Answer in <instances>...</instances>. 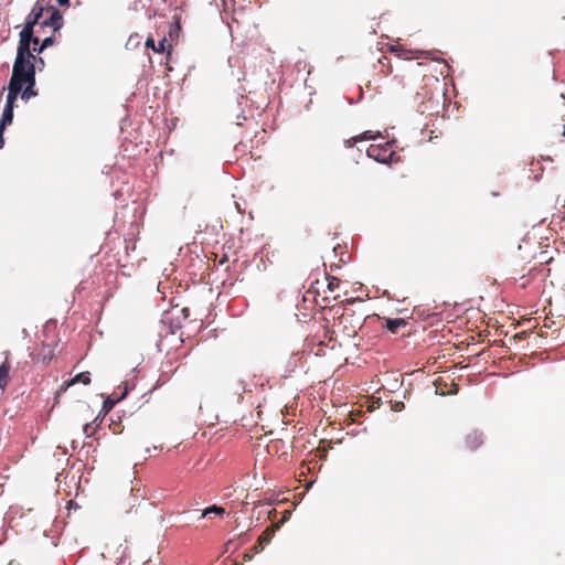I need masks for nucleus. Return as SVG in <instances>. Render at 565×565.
Returning <instances> with one entry per match:
<instances>
[{
    "label": "nucleus",
    "mask_w": 565,
    "mask_h": 565,
    "mask_svg": "<svg viewBox=\"0 0 565 565\" xmlns=\"http://www.w3.org/2000/svg\"><path fill=\"white\" fill-rule=\"evenodd\" d=\"M30 58H33L31 46L18 44L10 83L23 86L26 81H34L35 67Z\"/></svg>",
    "instance_id": "obj_1"
},
{
    "label": "nucleus",
    "mask_w": 565,
    "mask_h": 565,
    "mask_svg": "<svg viewBox=\"0 0 565 565\" xmlns=\"http://www.w3.org/2000/svg\"><path fill=\"white\" fill-rule=\"evenodd\" d=\"M44 7L38 3L31 9V12L26 15L22 30L19 33V44L22 45H36L39 38L34 35V28L40 23L43 17Z\"/></svg>",
    "instance_id": "obj_2"
},
{
    "label": "nucleus",
    "mask_w": 565,
    "mask_h": 565,
    "mask_svg": "<svg viewBox=\"0 0 565 565\" xmlns=\"http://www.w3.org/2000/svg\"><path fill=\"white\" fill-rule=\"evenodd\" d=\"M395 140L386 141L384 145H371L366 149V156L379 163H390L394 157V152L391 150Z\"/></svg>",
    "instance_id": "obj_3"
},
{
    "label": "nucleus",
    "mask_w": 565,
    "mask_h": 565,
    "mask_svg": "<svg viewBox=\"0 0 565 565\" xmlns=\"http://www.w3.org/2000/svg\"><path fill=\"white\" fill-rule=\"evenodd\" d=\"M41 26H50L54 31H60L63 26V14L55 7L50 8V17L41 22Z\"/></svg>",
    "instance_id": "obj_4"
},
{
    "label": "nucleus",
    "mask_w": 565,
    "mask_h": 565,
    "mask_svg": "<svg viewBox=\"0 0 565 565\" xmlns=\"http://www.w3.org/2000/svg\"><path fill=\"white\" fill-rule=\"evenodd\" d=\"M279 526H280V524L266 527V530L258 537L257 543L253 547L254 553H260L264 550L265 545L271 541V539L275 534V531Z\"/></svg>",
    "instance_id": "obj_5"
},
{
    "label": "nucleus",
    "mask_w": 565,
    "mask_h": 565,
    "mask_svg": "<svg viewBox=\"0 0 565 565\" xmlns=\"http://www.w3.org/2000/svg\"><path fill=\"white\" fill-rule=\"evenodd\" d=\"M22 87L23 86L15 85L9 82L6 105H9L11 108L15 107V102L18 97H21L20 93Z\"/></svg>",
    "instance_id": "obj_6"
},
{
    "label": "nucleus",
    "mask_w": 565,
    "mask_h": 565,
    "mask_svg": "<svg viewBox=\"0 0 565 565\" xmlns=\"http://www.w3.org/2000/svg\"><path fill=\"white\" fill-rule=\"evenodd\" d=\"M36 78L34 81L30 79L26 81V83L21 88V98L23 100H29L32 97H36L39 95L38 90L35 89Z\"/></svg>",
    "instance_id": "obj_7"
},
{
    "label": "nucleus",
    "mask_w": 565,
    "mask_h": 565,
    "mask_svg": "<svg viewBox=\"0 0 565 565\" xmlns=\"http://www.w3.org/2000/svg\"><path fill=\"white\" fill-rule=\"evenodd\" d=\"M482 433L478 430H472L466 436L465 439L466 446L471 450L477 449L482 444Z\"/></svg>",
    "instance_id": "obj_8"
},
{
    "label": "nucleus",
    "mask_w": 565,
    "mask_h": 565,
    "mask_svg": "<svg viewBox=\"0 0 565 565\" xmlns=\"http://www.w3.org/2000/svg\"><path fill=\"white\" fill-rule=\"evenodd\" d=\"M384 327L392 333H396L398 329L407 324L403 318H384Z\"/></svg>",
    "instance_id": "obj_9"
},
{
    "label": "nucleus",
    "mask_w": 565,
    "mask_h": 565,
    "mask_svg": "<svg viewBox=\"0 0 565 565\" xmlns=\"http://www.w3.org/2000/svg\"><path fill=\"white\" fill-rule=\"evenodd\" d=\"M55 42V38L53 35L44 38L42 41L39 40V43L31 47L32 53L42 54L46 49L51 47Z\"/></svg>",
    "instance_id": "obj_10"
},
{
    "label": "nucleus",
    "mask_w": 565,
    "mask_h": 565,
    "mask_svg": "<svg viewBox=\"0 0 565 565\" xmlns=\"http://www.w3.org/2000/svg\"><path fill=\"white\" fill-rule=\"evenodd\" d=\"M10 363L8 359L0 364V388L3 391L7 386L10 372Z\"/></svg>",
    "instance_id": "obj_11"
},
{
    "label": "nucleus",
    "mask_w": 565,
    "mask_h": 565,
    "mask_svg": "<svg viewBox=\"0 0 565 565\" xmlns=\"http://www.w3.org/2000/svg\"><path fill=\"white\" fill-rule=\"evenodd\" d=\"M209 514H215L218 516H223L225 514V509L217 504H212L204 510H202L200 520L206 518Z\"/></svg>",
    "instance_id": "obj_12"
},
{
    "label": "nucleus",
    "mask_w": 565,
    "mask_h": 565,
    "mask_svg": "<svg viewBox=\"0 0 565 565\" xmlns=\"http://www.w3.org/2000/svg\"><path fill=\"white\" fill-rule=\"evenodd\" d=\"M13 118H14V108H11L9 105H4L2 116L0 119V124L8 127L9 125L12 124Z\"/></svg>",
    "instance_id": "obj_13"
},
{
    "label": "nucleus",
    "mask_w": 565,
    "mask_h": 565,
    "mask_svg": "<svg viewBox=\"0 0 565 565\" xmlns=\"http://www.w3.org/2000/svg\"><path fill=\"white\" fill-rule=\"evenodd\" d=\"M75 383H83L84 385H87L90 383V373L89 372H81L76 374L68 383L67 385H73Z\"/></svg>",
    "instance_id": "obj_14"
},
{
    "label": "nucleus",
    "mask_w": 565,
    "mask_h": 565,
    "mask_svg": "<svg viewBox=\"0 0 565 565\" xmlns=\"http://www.w3.org/2000/svg\"><path fill=\"white\" fill-rule=\"evenodd\" d=\"M359 142L364 140H376L377 138H382L380 131L373 132L371 130H365L361 135L358 136Z\"/></svg>",
    "instance_id": "obj_15"
},
{
    "label": "nucleus",
    "mask_w": 565,
    "mask_h": 565,
    "mask_svg": "<svg viewBox=\"0 0 565 565\" xmlns=\"http://www.w3.org/2000/svg\"><path fill=\"white\" fill-rule=\"evenodd\" d=\"M118 402L119 401H117V398L115 399L111 396H108L107 398H105L103 402V407H102L100 414L109 413Z\"/></svg>",
    "instance_id": "obj_16"
},
{
    "label": "nucleus",
    "mask_w": 565,
    "mask_h": 565,
    "mask_svg": "<svg viewBox=\"0 0 565 565\" xmlns=\"http://www.w3.org/2000/svg\"><path fill=\"white\" fill-rule=\"evenodd\" d=\"M30 61H32V63H34L35 70L39 68L40 71H42L45 66L44 58L39 56L38 54L33 53V58H30Z\"/></svg>",
    "instance_id": "obj_17"
},
{
    "label": "nucleus",
    "mask_w": 565,
    "mask_h": 565,
    "mask_svg": "<svg viewBox=\"0 0 565 565\" xmlns=\"http://www.w3.org/2000/svg\"><path fill=\"white\" fill-rule=\"evenodd\" d=\"M412 58H430L431 52L423 51V50H414L412 51Z\"/></svg>",
    "instance_id": "obj_18"
},
{
    "label": "nucleus",
    "mask_w": 565,
    "mask_h": 565,
    "mask_svg": "<svg viewBox=\"0 0 565 565\" xmlns=\"http://www.w3.org/2000/svg\"><path fill=\"white\" fill-rule=\"evenodd\" d=\"M391 408L393 412H402L405 408V404L402 401H391Z\"/></svg>",
    "instance_id": "obj_19"
},
{
    "label": "nucleus",
    "mask_w": 565,
    "mask_h": 565,
    "mask_svg": "<svg viewBox=\"0 0 565 565\" xmlns=\"http://www.w3.org/2000/svg\"><path fill=\"white\" fill-rule=\"evenodd\" d=\"M134 386H130V384L128 382H125L122 384V392L120 394L119 397H117V401H122L124 398H126V396L128 395L129 391Z\"/></svg>",
    "instance_id": "obj_20"
},
{
    "label": "nucleus",
    "mask_w": 565,
    "mask_h": 565,
    "mask_svg": "<svg viewBox=\"0 0 565 565\" xmlns=\"http://www.w3.org/2000/svg\"><path fill=\"white\" fill-rule=\"evenodd\" d=\"M134 386H130V384L128 382H125L122 384V392L120 394L119 397H117V401H122L124 398H126V396L128 395L129 391Z\"/></svg>",
    "instance_id": "obj_21"
},
{
    "label": "nucleus",
    "mask_w": 565,
    "mask_h": 565,
    "mask_svg": "<svg viewBox=\"0 0 565 565\" xmlns=\"http://www.w3.org/2000/svg\"><path fill=\"white\" fill-rule=\"evenodd\" d=\"M167 49V39L163 38L158 42V45H156L154 52L162 53Z\"/></svg>",
    "instance_id": "obj_22"
},
{
    "label": "nucleus",
    "mask_w": 565,
    "mask_h": 565,
    "mask_svg": "<svg viewBox=\"0 0 565 565\" xmlns=\"http://www.w3.org/2000/svg\"><path fill=\"white\" fill-rule=\"evenodd\" d=\"M170 332L171 333H174L177 330H179L181 328V320L180 318L178 317L177 320H171L170 321Z\"/></svg>",
    "instance_id": "obj_23"
},
{
    "label": "nucleus",
    "mask_w": 565,
    "mask_h": 565,
    "mask_svg": "<svg viewBox=\"0 0 565 565\" xmlns=\"http://www.w3.org/2000/svg\"><path fill=\"white\" fill-rule=\"evenodd\" d=\"M242 392H250V388H248L243 382L238 383L235 388L236 394L241 395Z\"/></svg>",
    "instance_id": "obj_24"
},
{
    "label": "nucleus",
    "mask_w": 565,
    "mask_h": 565,
    "mask_svg": "<svg viewBox=\"0 0 565 565\" xmlns=\"http://www.w3.org/2000/svg\"><path fill=\"white\" fill-rule=\"evenodd\" d=\"M358 142H359V138H358V136H355V137L344 140V147L351 148V147L355 146Z\"/></svg>",
    "instance_id": "obj_25"
},
{
    "label": "nucleus",
    "mask_w": 565,
    "mask_h": 565,
    "mask_svg": "<svg viewBox=\"0 0 565 565\" xmlns=\"http://www.w3.org/2000/svg\"><path fill=\"white\" fill-rule=\"evenodd\" d=\"M328 288L332 291L333 288L339 285V279L337 277H330L328 278Z\"/></svg>",
    "instance_id": "obj_26"
},
{
    "label": "nucleus",
    "mask_w": 565,
    "mask_h": 565,
    "mask_svg": "<svg viewBox=\"0 0 565 565\" xmlns=\"http://www.w3.org/2000/svg\"><path fill=\"white\" fill-rule=\"evenodd\" d=\"M146 46L147 47H151L154 51V49H156V41H154V39L151 38V36H148L147 41H146Z\"/></svg>",
    "instance_id": "obj_27"
},
{
    "label": "nucleus",
    "mask_w": 565,
    "mask_h": 565,
    "mask_svg": "<svg viewBox=\"0 0 565 565\" xmlns=\"http://www.w3.org/2000/svg\"><path fill=\"white\" fill-rule=\"evenodd\" d=\"M254 554H255V553H254V551H252V552H245V553H244V555H243V559H244L245 562H249V561H252V559H253Z\"/></svg>",
    "instance_id": "obj_28"
},
{
    "label": "nucleus",
    "mask_w": 565,
    "mask_h": 565,
    "mask_svg": "<svg viewBox=\"0 0 565 565\" xmlns=\"http://www.w3.org/2000/svg\"><path fill=\"white\" fill-rule=\"evenodd\" d=\"M246 119V116L244 115V111L242 110L237 116H236V125H242L241 120H245Z\"/></svg>",
    "instance_id": "obj_29"
},
{
    "label": "nucleus",
    "mask_w": 565,
    "mask_h": 565,
    "mask_svg": "<svg viewBox=\"0 0 565 565\" xmlns=\"http://www.w3.org/2000/svg\"><path fill=\"white\" fill-rule=\"evenodd\" d=\"M56 1L60 7L68 8L71 6V0H56Z\"/></svg>",
    "instance_id": "obj_30"
},
{
    "label": "nucleus",
    "mask_w": 565,
    "mask_h": 565,
    "mask_svg": "<svg viewBox=\"0 0 565 565\" xmlns=\"http://www.w3.org/2000/svg\"><path fill=\"white\" fill-rule=\"evenodd\" d=\"M66 507H67V509H70V510H71V509H73V508H74V509H77V508H78V504H77L75 501L70 500V501L67 502V505H66Z\"/></svg>",
    "instance_id": "obj_31"
},
{
    "label": "nucleus",
    "mask_w": 565,
    "mask_h": 565,
    "mask_svg": "<svg viewBox=\"0 0 565 565\" xmlns=\"http://www.w3.org/2000/svg\"><path fill=\"white\" fill-rule=\"evenodd\" d=\"M89 428H90V424H86V425H84V427H83V430H84V433H85L86 437H89V436L92 435V434L88 431V430H89Z\"/></svg>",
    "instance_id": "obj_32"
},
{
    "label": "nucleus",
    "mask_w": 565,
    "mask_h": 565,
    "mask_svg": "<svg viewBox=\"0 0 565 565\" xmlns=\"http://www.w3.org/2000/svg\"><path fill=\"white\" fill-rule=\"evenodd\" d=\"M181 313H182V319H183V320H184V319H186V318H188V316H189V308H183V309L181 310Z\"/></svg>",
    "instance_id": "obj_33"
},
{
    "label": "nucleus",
    "mask_w": 565,
    "mask_h": 565,
    "mask_svg": "<svg viewBox=\"0 0 565 565\" xmlns=\"http://www.w3.org/2000/svg\"><path fill=\"white\" fill-rule=\"evenodd\" d=\"M7 126L0 124V136L3 137Z\"/></svg>",
    "instance_id": "obj_34"
},
{
    "label": "nucleus",
    "mask_w": 565,
    "mask_h": 565,
    "mask_svg": "<svg viewBox=\"0 0 565 565\" xmlns=\"http://www.w3.org/2000/svg\"><path fill=\"white\" fill-rule=\"evenodd\" d=\"M4 146V137L0 136V149H2Z\"/></svg>",
    "instance_id": "obj_35"
},
{
    "label": "nucleus",
    "mask_w": 565,
    "mask_h": 565,
    "mask_svg": "<svg viewBox=\"0 0 565 565\" xmlns=\"http://www.w3.org/2000/svg\"><path fill=\"white\" fill-rule=\"evenodd\" d=\"M289 516V512H286V514L284 515V519H282V522L286 521Z\"/></svg>",
    "instance_id": "obj_36"
},
{
    "label": "nucleus",
    "mask_w": 565,
    "mask_h": 565,
    "mask_svg": "<svg viewBox=\"0 0 565 565\" xmlns=\"http://www.w3.org/2000/svg\"><path fill=\"white\" fill-rule=\"evenodd\" d=\"M232 565H243L242 563L234 562Z\"/></svg>",
    "instance_id": "obj_37"
},
{
    "label": "nucleus",
    "mask_w": 565,
    "mask_h": 565,
    "mask_svg": "<svg viewBox=\"0 0 565 565\" xmlns=\"http://www.w3.org/2000/svg\"><path fill=\"white\" fill-rule=\"evenodd\" d=\"M167 319H168V318H167V317H164V318L162 319V322H163V323H167Z\"/></svg>",
    "instance_id": "obj_38"
},
{
    "label": "nucleus",
    "mask_w": 565,
    "mask_h": 565,
    "mask_svg": "<svg viewBox=\"0 0 565 565\" xmlns=\"http://www.w3.org/2000/svg\"><path fill=\"white\" fill-rule=\"evenodd\" d=\"M99 416L96 419H94V423L99 424V420H97Z\"/></svg>",
    "instance_id": "obj_39"
},
{
    "label": "nucleus",
    "mask_w": 565,
    "mask_h": 565,
    "mask_svg": "<svg viewBox=\"0 0 565 565\" xmlns=\"http://www.w3.org/2000/svg\"><path fill=\"white\" fill-rule=\"evenodd\" d=\"M99 416L96 419H94V423L99 424V420H97Z\"/></svg>",
    "instance_id": "obj_40"
},
{
    "label": "nucleus",
    "mask_w": 565,
    "mask_h": 565,
    "mask_svg": "<svg viewBox=\"0 0 565 565\" xmlns=\"http://www.w3.org/2000/svg\"><path fill=\"white\" fill-rule=\"evenodd\" d=\"M562 135L565 137V125L563 127V134Z\"/></svg>",
    "instance_id": "obj_41"
}]
</instances>
